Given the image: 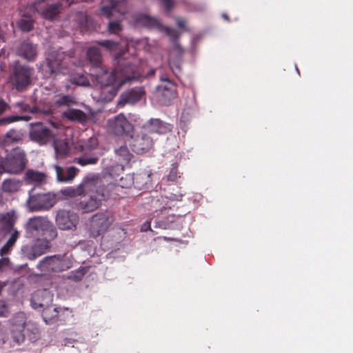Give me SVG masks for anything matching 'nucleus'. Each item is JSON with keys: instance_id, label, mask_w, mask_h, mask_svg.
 I'll return each instance as SVG.
<instances>
[{"instance_id": "f257e3e1", "label": "nucleus", "mask_w": 353, "mask_h": 353, "mask_svg": "<svg viewBox=\"0 0 353 353\" xmlns=\"http://www.w3.org/2000/svg\"><path fill=\"white\" fill-rule=\"evenodd\" d=\"M88 58L97 70L91 76L101 85L103 91L115 95L122 85L132 80H140L144 77L140 70L134 65L124 64L119 62V65L109 74L101 65V56L99 50L91 47L87 52Z\"/></svg>"}, {"instance_id": "f03ea898", "label": "nucleus", "mask_w": 353, "mask_h": 353, "mask_svg": "<svg viewBox=\"0 0 353 353\" xmlns=\"http://www.w3.org/2000/svg\"><path fill=\"white\" fill-rule=\"evenodd\" d=\"M70 57L66 56L64 52H52L46 57V63L41 65L39 70L42 72L45 78L55 77L59 74H70L71 82L78 85L88 86L89 80L87 77L83 74H72L65 65L68 63Z\"/></svg>"}, {"instance_id": "7ed1b4c3", "label": "nucleus", "mask_w": 353, "mask_h": 353, "mask_svg": "<svg viewBox=\"0 0 353 353\" xmlns=\"http://www.w3.org/2000/svg\"><path fill=\"white\" fill-rule=\"evenodd\" d=\"M17 217L14 212L0 214V239L10 234V238L1 248V256L8 254L20 236V232L14 227Z\"/></svg>"}, {"instance_id": "20e7f679", "label": "nucleus", "mask_w": 353, "mask_h": 353, "mask_svg": "<svg viewBox=\"0 0 353 353\" xmlns=\"http://www.w3.org/2000/svg\"><path fill=\"white\" fill-rule=\"evenodd\" d=\"M26 232L34 237H45L48 239H55L57 231L52 223L44 216L30 218L25 225Z\"/></svg>"}, {"instance_id": "39448f33", "label": "nucleus", "mask_w": 353, "mask_h": 353, "mask_svg": "<svg viewBox=\"0 0 353 353\" xmlns=\"http://www.w3.org/2000/svg\"><path fill=\"white\" fill-rule=\"evenodd\" d=\"M52 302V294L46 290L35 292L31 298V305L34 309L43 308V318L46 322L52 321L58 315L57 308L49 307Z\"/></svg>"}, {"instance_id": "423d86ee", "label": "nucleus", "mask_w": 353, "mask_h": 353, "mask_svg": "<svg viewBox=\"0 0 353 353\" xmlns=\"http://www.w3.org/2000/svg\"><path fill=\"white\" fill-rule=\"evenodd\" d=\"M92 187L90 190L85 191L79 203V208L83 212H90L97 209L104 199V194L98 188L97 180L92 177Z\"/></svg>"}, {"instance_id": "0eeeda50", "label": "nucleus", "mask_w": 353, "mask_h": 353, "mask_svg": "<svg viewBox=\"0 0 353 353\" xmlns=\"http://www.w3.org/2000/svg\"><path fill=\"white\" fill-rule=\"evenodd\" d=\"M33 190L29 193L26 205L30 211L48 210L57 202V195L52 192L32 194Z\"/></svg>"}, {"instance_id": "6e6552de", "label": "nucleus", "mask_w": 353, "mask_h": 353, "mask_svg": "<svg viewBox=\"0 0 353 353\" xmlns=\"http://www.w3.org/2000/svg\"><path fill=\"white\" fill-rule=\"evenodd\" d=\"M71 261L64 256H48L43 259L37 268L43 272H62L71 268Z\"/></svg>"}, {"instance_id": "1a4fd4ad", "label": "nucleus", "mask_w": 353, "mask_h": 353, "mask_svg": "<svg viewBox=\"0 0 353 353\" xmlns=\"http://www.w3.org/2000/svg\"><path fill=\"white\" fill-rule=\"evenodd\" d=\"M126 141L132 150L138 154H143L150 152L154 148V139L145 132L143 129L139 134L133 137L131 134Z\"/></svg>"}, {"instance_id": "9d476101", "label": "nucleus", "mask_w": 353, "mask_h": 353, "mask_svg": "<svg viewBox=\"0 0 353 353\" xmlns=\"http://www.w3.org/2000/svg\"><path fill=\"white\" fill-rule=\"evenodd\" d=\"M161 84L157 87V92L160 101L163 105H168L176 96V85L167 74L160 75Z\"/></svg>"}, {"instance_id": "9b49d317", "label": "nucleus", "mask_w": 353, "mask_h": 353, "mask_svg": "<svg viewBox=\"0 0 353 353\" xmlns=\"http://www.w3.org/2000/svg\"><path fill=\"white\" fill-rule=\"evenodd\" d=\"M59 5H51L48 0H39L35 3L28 6L26 8V12H38L43 18L52 20L58 14L59 11Z\"/></svg>"}, {"instance_id": "f8f14e48", "label": "nucleus", "mask_w": 353, "mask_h": 353, "mask_svg": "<svg viewBox=\"0 0 353 353\" xmlns=\"http://www.w3.org/2000/svg\"><path fill=\"white\" fill-rule=\"evenodd\" d=\"M10 333L12 340L21 344L25 340L26 317L24 313H17L10 320Z\"/></svg>"}, {"instance_id": "ddd939ff", "label": "nucleus", "mask_w": 353, "mask_h": 353, "mask_svg": "<svg viewBox=\"0 0 353 353\" xmlns=\"http://www.w3.org/2000/svg\"><path fill=\"white\" fill-rule=\"evenodd\" d=\"M108 130L116 135H130L133 131L132 125L123 114L117 115L108 121Z\"/></svg>"}, {"instance_id": "4468645a", "label": "nucleus", "mask_w": 353, "mask_h": 353, "mask_svg": "<svg viewBox=\"0 0 353 353\" xmlns=\"http://www.w3.org/2000/svg\"><path fill=\"white\" fill-rule=\"evenodd\" d=\"M114 217L108 212L97 213L91 219V229L94 235L105 232L114 222Z\"/></svg>"}, {"instance_id": "2eb2a0df", "label": "nucleus", "mask_w": 353, "mask_h": 353, "mask_svg": "<svg viewBox=\"0 0 353 353\" xmlns=\"http://www.w3.org/2000/svg\"><path fill=\"white\" fill-rule=\"evenodd\" d=\"M55 222L61 230H74L77 228L79 217L77 214L61 210L57 212Z\"/></svg>"}, {"instance_id": "dca6fc26", "label": "nucleus", "mask_w": 353, "mask_h": 353, "mask_svg": "<svg viewBox=\"0 0 353 353\" xmlns=\"http://www.w3.org/2000/svg\"><path fill=\"white\" fill-rule=\"evenodd\" d=\"M30 137L32 140L39 144H45L54 136V133L47 128L42 123L37 122L30 124Z\"/></svg>"}, {"instance_id": "f3484780", "label": "nucleus", "mask_w": 353, "mask_h": 353, "mask_svg": "<svg viewBox=\"0 0 353 353\" xmlns=\"http://www.w3.org/2000/svg\"><path fill=\"white\" fill-rule=\"evenodd\" d=\"M137 23L149 28H157L163 31L171 39H175L179 37V33L176 30L163 27L157 19L147 14L139 15L137 19Z\"/></svg>"}, {"instance_id": "a211bd4d", "label": "nucleus", "mask_w": 353, "mask_h": 353, "mask_svg": "<svg viewBox=\"0 0 353 353\" xmlns=\"http://www.w3.org/2000/svg\"><path fill=\"white\" fill-rule=\"evenodd\" d=\"M92 177H85L76 187H67L60 190V193L67 198L81 196L85 191H89L92 185Z\"/></svg>"}, {"instance_id": "6ab92c4d", "label": "nucleus", "mask_w": 353, "mask_h": 353, "mask_svg": "<svg viewBox=\"0 0 353 353\" xmlns=\"http://www.w3.org/2000/svg\"><path fill=\"white\" fill-rule=\"evenodd\" d=\"M14 84L18 90H21L30 83L32 70L30 68L17 65L14 70Z\"/></svg>"}, {"instance_id": "aec40b11", "label": "nucleus", "mask_w": 353, "mask_h": 353, "mask_svg": "<svg viewBox=\"0 0 353 353\" xmlns=\"http://www.w3.org/2000/svg\"><path fill=\"white\" fill-rule=\"evenodd\" d=\"M145 92L141 87L134 88L128 90L120 96L119 104L124 105L127 103L134 104L139 101L144 96Z\"/></svg>"}, {"instance_id": "412c9836", "label": "nucleus", "mask_w": 353, "mask_h": 353, "mask_svg": "<svg viewBox=\"0 0 353 353\" xmlns=\"http://www.w3.org/2000/svg\"><path fill=\"white\" fill-rule=\"evenodd\" d=\"M97 43L110 51L116 59H119L124 53L128 46V42L123 41L118 43L111 40H105Z\"/></svg>"}, {"instance_id": "4be33fe9", "label": "nucleus", "mask_w": 353, "mask_h": 353, "mask_svg": "<svg viewBox=\"0 0 353 353\" xmlns=\"http://www.w3.org/2000/svg\"><path fill=\"white\" fill-rule=\"evenodd\" d=\"M110 6H104L101 8V12L108 18L117 16V14L123 15L125 12V3L120 0H110Z\"/></svg>"}, {"instance_id": "5701e85b", "label": "nucleus", "mask_w": 353, "mask_h": 353, "mask_svg": "<svg viewBox=\"0 0 353 353\" xmlns=\"http://www.w3.org/2000/svg\"><path fill=\"white\" fill-rule=\"evenodd\" d=\"M143 130L152 136L154 134H163L170 130L168 124L163 123L159 119H150V121L143 127Z\"/></svg>"}, {"instance_id": "b1692460", "label": "nucleus", "mask_w": 353, "mask_h": 353, "mask_svg": "<svg viewBox=\"0 0 353 353\" xmlns=\"http://www.w3.org/2000/svg\"><path fill=\"white\" fill-rule=\"evenodd\" d=\"M23 185V181L15 179H8L2 183V191L12 194L19 192Z\"/></svg>"}, {"instance_id": "393cba45", "label": "nucleus", "mask_w": 353, "mask_h": 353, "mask_svg": "<svg viewBox=\"0 0 353 353\" xmlns=\"http://www.w3.org/2000/svg\"><path fill=\"white\" fill-rule=\"evenodd\" d=\"M98 145L97 139L92 137L88 140H81L75 143V150L81 152H88L94 150Z\"/></svg>"}, {"instance_id": "a878e982", "label": "nucleus", "mask_w": 353, "mask_h": 353, "mask_svg": "<svg viewBox=\"0 0 353 353\" xmlns=\"http://www.w3.org/2000/svg\"><path fill=\"white\" fill-rule=\"evenodd\" d=\"M18 54L25 59L32 61L37 55L36 48L30 43H22L18 49Z\"/></svg>"}, {"instance_id": "bb28decb", "label": "nucleus", "mask_w": 353, "mask_h": 353, "mask_svg": "<svg viewBox=\"0 0 353 353\" xmlns=\"http://www.w3.org/2000/svg\"><path fill=\"white\" fill-rule=\"evenodd\" d=\"M53 240L54 239H48L45 237H37L33 245L39 256H41L50 250L51 247L50 242Z\"/></svg>"}, {"instance_id": "cd10ccee", "label": "nucleus", "mask_w": 353, "mask_h": 353, "mask_svg": "<svg viewBox=\"0 0 353 353\" xmlns=\"http://www.w3.org/2000/svg\"><path fill=\"white\" fill-rule=\"evenodd\" d=\"M25 180L29 183H43L46 181V175L39 171L28 170L26 172Z\"/></svg>"}, {"instance_id": "c85d7f7f", "label": "nucleus", "mask_w": 353, "mask_h": 353, "mask_svg": "<svg viewBox=\"0 0 353 353\" xmlns=\"http://www.w3.org/2000/svg\"><path fill=\"white\" fill-rule=\"evenodd\" d=\"M57 179L61 182L72 181L79 172V169L72 166L69 167L65 173L61 174L59 172L60 168L56 166Z\"/></svg>"}, {"instance_id": "c756f323", "label": "nucleus", "mask_w": 353, "mask_h": 353, "mask_svg": "<svg viewBox=\"0 0 353 353\" xmlns=\"http://www.w3.org/2000/svg\"><path fill=\"white\" fill-rule=\"evenodd\" d=\"M183 54V50L179 45H176L174 48L171 51L170 59H169V65L172 70V72L177 74V73L181 72V68L179 63H176L172 61L174 57H181Z\"/></svg>"}, {"instance_id": "7c9ffc66", "label": "nucleus", "mask_w": 353, "mask_h": 353, "mask_svg": "<svg viewBox=\"0 0 353 353\" xmlns=\"http://www.w3.org/2000/svg\"><path fill=\"white\" fill-rule=\"evenodd\" d=\"M54 148L57 158H63L69 152V145L65 140L57 139L54 141Z\"/></svg>"}, {"instance_id": "2f4dec72", "label": "nucleus", "mask_w": 353, "mask_h": 353, "mask_svg": "<svg viewBox=\"0 0 353 353\" xmlns=\"http://www.w3.org/2000/svg\"><path fill=\"white\" fill-rule=\"evenodd\" d=\"M63 115L69 120L76 121L80 123L86 121L87 116L81 110L77 109H70L63 113Z\"/></svg>"}, {"instance_id": "473e14b6", "label": "nucleus", "mask_w": 353, "mask_h": 353, "mask_svg": "<svg viewBox=\"0 0 353 353\" xmlns=\"http://www.w3.org/2000/svg\"><path fill=\"white\" fill-rule=\"evenodd\" d=\"M115 153L121 163L124 165L128 164L133 158V154L129 152L126 145L119 147L115 150Z\"/></svg>"}, {"instance_id": "72a5a7b5", "label": "nucleus", "mask_w": 353, "mask_h": 353, "mask_svg": "<svg viewBox=\"0 0 353 353\" xmlns=\"http://www.w3.org/2000/svg\"><path fill=\"white\" fill-rule=\"evenodd\" d=\"M21 250L23 255L29 260H34L39 257L33 243L23 245Z\"/></svg>"}, {"instance_id": "f704fd0d", "label": "nucleus", "mask_w": 353, "mask_h": 353, "mask_svg": "<svg viewBox=\"0 0 353 353\" xmlns=\"http://www.w3.org/2000/svg\"><path fill=\"white\" fill-rule=\"evenodd\" d=\"M22 138V134L20 132L11 130L8 132L4 137L3 143L6 145L10 144L12 143L18 142Z\"/></svg>"}, {"instance_id": "c9c22d12", "label": "nucleus", "mask_w": 353, "mask_h": 353, "mask_svg": "<svg viewBox=\"0 0 353 353\" xmlns=\"http://www.w3.org/2000/svg\"><path fill=\"white\" fill-rule=\"evenodd\" d=\"M17 24L23 32H29L33 28V21L30 16L23 15Z\"/></svg>"}, {"instance_id": "e433bc0d", "label": "nucleus", "mask_w": 353, "mask_h": 353, "mask_svg": "<svg viewBox=\"0 0 353 353\" xmlns=\"http://www.w3.org/2000/svg\"><path fill=\"white\" fill-rule=\"evenodd\" d=\"M98 161V157H86L83 156L79 158L75 159V162L81 166H85L87 165H93L97 163Z\"/></svg>"}, {"instance_id": "4c0bfd02", "label": "nucleus", "mask_w": 353, "mask_h": 353, "mask_svg": "<svg viewBox=\"0 0 353 353\" xmlns=\"http://www.w3.org/2000/svg\"><path fill=\"white\" fill-rule=\"evenodd\" d=\"M88 271L87 268L81 267L79 269L72 271L69 276L70 279L74 281H80Z\"/></svg>"}, {"instance_id": "58836bf2", "label": "nucleus", "mask_w": 353, "mask_h": 353, "mask_svg": "<svg viewBox=\"0 0 353 353\" xmlns=\"http://www.w3.org/2000/svg\"><path fill=\"white\" fill-rule=\"evenodd\" d=\"M75 103L74 98L70 95H64L57 99L55 103L57 105H68Z\"/></svg>"}, {"instance_id": "ea45409f", "label": "nucleus", "mask_w": 353, "mask_h": 353, "mask_svg": "<svg viewBox=\"0 0 353 353\" xmlns=\"http://www.w3.org/2000/svg\"><path fill=\"white\" fill-rule=\"evenodd\" d=\"M122 30L121 24L117 21H111L108 24V31L111 34H117Z\"/></svg>"}, {"instance_id": "a19ab883", "label": "nucleus", "mask_w": 353, "mask_h": 353, "mask_svg": "<svg viewBox=\"0 0 353 353\" xmlns=\"http://www.w3.org/2000/svg\"><path fill=\"white\" fill-rule=\"evenodd\" d=\"M178 177H180V176L178 175L177 165L175 164L172 165V167L168 175V180L175 181Z\"/></svg>"}, {"instance_id": "79ce46f5", "label": "nucleus", "mask_w": 353, "mask_h": 353, "mask_svg": "<svg viewBox=\"0 0 353 353\" xmlns=\"http://www.w3.org/2000/svg\"><path fill=\"white\" fill-rule=\"evenodd\" d=\"M10 313L8 305L3 301L0 300V317H6Z\"/></svg>"}, {"instance_id": "37998d69", "label": "nucleus", "mask_w": 353, "mask_h": 353, "mask_svg": "<svg viewBox=\"0 0 353 353\" xmlns=\"http://www.w3.org/2000/svg\"><path fill=\"white\" fill-rule=\"evenodd\" d=\"M22 117L12 116L0 119V125L8 124L20 120Z\"/></svg>"}, {"instance_id": "c03bdc74", "label": "nucleus", "mask_w": 353, "mask_h": 353, "mask_svg": "<svg viewBox=\"0 0 353 353\" xmlns=\"http://www.w3.org/2000/svg\"><path fill=\"white\" fill-rule=\"evenodd\" d=\"M161 2L166 10H169L174 6V1L172 0H161Z\"/></svg>"}, {"instance_id": "a18cd8bd", "label": "nucleus", "mask_w": 353, "mask_h": 353, "mask_svg": "<svg viewBox=\"0 0 353 353\" xmlns=\"http://www.w3.org/2000/svg\"><path fill=\"white\" fill-rule=\"evenodd\" d=\"M125 179L128 180V183H126L125 184H122L121 186L123 188L130 187L133 183L132 177L130 175L126 176Z\"/></svg>"}, {"instance_id": "49530a36", "label": "nucleus", "mask_w": 353, "mask_h": 353, "mask_svg": "<svg viewBox=\"0 0 353 353\" xmlns=\"http://www.w3.org/2000/svg\"><path fill=\"white\" fill-rule=\"evenodd\" d=\"M8 104L3 101H0V114H2L7 108Z\"/></svg>"}, {"instance_id": "de8ad7c7", "label": "nucleus", "mask_w": 353, "mask_h": 353, "mask_svg": "<svg viewBox=\"0 0 353 353\" xmlns=\"http://www.w3.org/2000/svg\"><path fill=\"white\" fill-rule=\"evenodd\" d=\"M182 194H172L169 198L172 200L179 201L182 198Z\"/></svg>"}, {"instance_id": "09e8293b", "label": "nucleus", "mask_w": 353, "mask_h": 353, "mask_svg": "<svg viewBox=\"0 0 353 353\" xmlns=\"http://www.w3.org/2000/svg\"><path fill=\"white\" fill-rule=\"evenodd\" d=\"M177 24L180 28H183L185 26V22L183 20H178Z\"/></svg>"}, {"instance_id": "8fccbe9b", "label": "nucleus", "mask_w": 353, "mask_h": 353, "mask_svg": "<svg viewBox=\"0 0 353 353\" xmlns=\"http://www.w3.org/2000/svg\"><path fill=\"white\" fill-rule=\"evenodd\" d=\"M62 1L61 6H68L70 4L68 0H62Z\"/></svg>"}, {"instance_id": "3c124183", "label": "nucleus", "mask_w": 353, "mask_h": 353, "mask_svg": "<svg viewBox=\"0 0 353 353\" xmlns=\"http://www.w3.org/2000/svg\"><path fill=\"white\" fill-rule=\"evenodd\" d=\"M1 261L4 263H8L10 261L8 258H3Z\"/></svg>"}, {"instance_id": "603ef678", "label": "nucleus", "mask_w": 353, "mask_h": 353, "mask_svg": "<svg viewBox=\"0 0 353 353\" xmlns=\"http://www.w3.org/2000/svg\"><path fill=\"white\" fill-rule=\"evenodd\" d=\"M222 16H223V17L225 19L228 20V15H227V14H223V15H222Z\"/></svg>"}, {"instance_id": "864d4df0", "label": "nucleus", "mask_w": 353, "mask_h": 353, "mask_svg": "<svg viewBox=\"0 0 353 353\" xmlns=\"http://www.w3.org/2000/svg\"><path fill=\"white\" fill-rule=\"evenodd\" d=\"M119 167H121V170H123V166L124 165H118Z\"/></svg>"}, {"instance_id": "5fc2aeb1", "label": "nucleus", "mask_w": 353, "mask_h": 353, "mask_svg": "<svg viewBox=\"0 0 353 353\" xmlns=\"http://www.w3.org/2000/svg\"><path fill=\"white\" fill-rule=\"evenodd\" d=\"M79 66H83V63L81 62H79Z\"/></svg>"}, {"instance_id": "6e6d98bb", "label": "nucleus", "mask_w": 353, "mask_h": 353, "mask_svg": "<svg viewBox=\"0 0 353 353\" xmlns=\"http://www.w3.org/2000/svg\"><path fill=\"white\" fill-rule=\"evenodd\" d=\"M146 174H147L148 178H150V174H149V173H147Z\"/></svg>"}, {"instance_id": "4d7b16f0", "label": "nucleus", "mask_w": 353, "mask_h": 353, "mask_svg": "<svg viewBox=\"0 0 353 353\" xmlns=\"http://www.w3.org/2000/svg\"><path fill=\"white\" fill-rule=\"evenodd\" d=\"M296 71L299 72V69H298V68H297V67H296Z\"/></svg>"}]
</instances>
